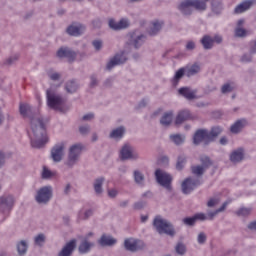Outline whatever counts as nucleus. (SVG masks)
I'll return each mask as SVG.
<instances>
[{"mask_svg": "<svg viewBox=\"0 0 256 256\" xmlns=\"http://www.w3.org/2000/svg\"><path fill=\"white\" fill-rule=\"evenodd\" d=\"M178 11L185 17L193 15V4L191 0H184L178 5Z\"/></svg>", "mask_w": 256, "mask_h": 256, "instance_id": "17", "label": "nucleus"}, {"mask_svg": "<svg viewBox=\"0 0 256 256\" xmlns=\"http://www.w3.org/2000/svg\"><path fill=\"white\" fill-rule=\"evenodd\" d=\"M175 251L178 255H185V253H187V246H185V244H183V242H179L176 246H175Z\"/></svg>", "mask_w": 256, "mask_h": 256, "instance_id": "46", "label": "nucleus"}, {"mask_svg": "<svg viewBox=\"0 0 256 256\" xmlns=\"http://www.w3.org/2000/svg\"><path fill=\"white\" fill-rule=\"evenodd\" d=\"M133 207L136 211H139L145 207V202L143 201L136 202L134 203Z\"/></svg>", "mask_w": 256, "mask_h": 256, "instance_id": "60", "label": "nucleus"}, {"mask_svg": "<svg viewBox=\"0 0 256 256\" xmlns=\"http://www.w3.org/2000/svg\"><path fill=\"white\" fill-rule=\"evenodd\" d=\"M155 178L157 183L161 186L164 187L167 191H171L173 187L171 186V183H173V177L171 174L161 170L157 169L155 171Z\"/></svg>", "mask_w": 256, "mask_h": 256, "instance_id": "5", "label": "nucleus"}, {"mask_svg": "<svg viewBox=\"0 0 256 256\" xmlns=\"http://www.w3.org/2000/svg\"><path fill=\"white\" fill-rule=\"evenodd\" d=\"M153 227L159 235H168V237H175V226L171 221L161 217L156 216L153 220Z\"/></svg>", "mask_w": 256, "mask_h": 256, "instance_id": "2", "label": "nucleus"}, {"mask_svg": "<svg viewBox=\"0 0 256 256\" xmlns=\"http://www.w3.org/2000/svg\"><path fill=\"white\" fill-rule=\"evenodd\" d=\"M92 247H95V243L89 242L87 241V238H84L78 247V251L81 255H85V253H89V251H91Z\"/></svg>", "mask_w": 256, "mask_h": 256, "instance_id": "22", "label": "nucleus"}, {"mask_svg": "<svg viewBox=\"0 0 256 256\" xmlns=\"http://www.w3.org/2000/svg\"><path fill=\"white\" fill-rule=\"evenodd\" d=\"M200 42H201V45L203 46V49H205L206 51L213 49V45H214L213 37H211L210 35H204L200 40Z\"/></svg>", "mask_w": 256, "mask_h": 256, "instance_id": "27", "label": "nucleus"}, {"mask_svg": "<svg viewBox=\"0 0 256 256\" xmlns=\"http://www.w3.org/2000/svg\"><path fill=\"white\" fill-rule=\"evenodd\" d=\"M247 126V120L245 119H241L236 121L231 127H230V131L231 133H241V131H243V129Z\"/></svg>", "mask_w": 256, "mask_h": 256, "instance_id": "23", "label": "nucleus"}, {"mask_svg": "<svg viewBox=\"0 0 256 256\" xmlns=\"http://www.w3.org/2000/svg\"><path fill=\"white\" fill-rule=\"evenodd\" d=\"M182 223H184V225H187L188 227H193V225H195L196 220H195V216L192 217H186L182 220Z\"/></svg>", "mask_w": 256, "mask_h": 256, "instance_id": "50", "label": "nucleus"}, {"mask_svg": "<svg viewBox=\"0 0 256 256\" xmlns=\"http://www.w3.org/2000/svg\"><path fill=\"white\" fill-rule=\"evenodd\" d=\"M186 71V77H193L197 75V73H200L201 71V66L197 63H194L192 66H187L185 67Z\"/></svg>", "mask_w": 256, "mask_h": 256, "instance_id": "29", "label": "nucleus"}, {"mask_svg": "<svg viewBox=\"0 0 256 256\" xmlns=\"http://www.w3.org/2000/svg\"><path fill=\"white\" fill-rule=\"evenodd\" d=\"M105 183V177L101 176L94 180L93 182V189L95 194L98 197H101L103 195V184Z\"/></svg>", "mask_w": 256, "mask_h": 256, "instance_id": "20", "label": "nucleus"}, {"mask_svg": "<svg viewBox=\"0 0 256 256\" xmlns=\"http://www.w3.org/2000/svg\"><path fill=\"white\" fill-rule=\"evenodd\" d=\"M140 156L130 144H124L120 150L121 161H137Z\"/></svg>", "mask_w": 256, "mask_h": 256, "instance_id": "6", "label": "nucleus"}, {"mask_svg": "<svg viewBox=\"0 0 256 256\" xmlns=\"http://www.w3.org/2000/svg\"><path fill=\"white\" fill-rule=\"evenodd\" d=\"M243 159V148H239L238 150L234 151L230 155V161L232 163H241Z\"/></svg>", "mask_w": 256, "mask_h": 256, "instance_id": "34", "label": "nucleus"}, {"mask_svg": "<svg viewBox=\"0 0 256 256\" xmlns=\"http://www.w3.org/2000/svg\"><path fill=\"white\" fill-rule=\"evenodd\" d=\"M250 53L252 55L256 53V39L250 42Z\"/></svg>", "mask_w": 256, "mask_h": 256, "instance_id": "64", "label": "nucleus"}, {"mask_svg": "<svg viewBox=\"0 0 256 256\" xmlns=\"http://www.w3.org/2000/svg\"><path fill=\"white\" fill-rule=\"evenodd\" d=\"M76 247L77 240L73 239L66 243L62 250L58 253V256H72Z\"/></svg>", "mask_w": 256, "mask_h": 256, "instance_id": "18", "label": "nucleus"}, {"mask_svg": "<svg viewBox=\"0 0 256 256\" xmlns=\"http://www.w3.org/2000/svg\"><path fill=\"white\" fill-rule=\"evenodd\" d=\"M173 123V112H166L160 119V125L163 127H169Z\"/></svg>", "mask_w": 256, "mask_h": 256, "instance_id": "32", "label": "nucleus"}, {"mask_svg": "<svg viewBox=\"0 0 256 256\" xmlns=\"http://www.w3.org/2000/svg\"><path fill=\"white\" fill-rule=\"evenodd\" d=\"M253 5V1L247 0L242 3H240L238 6L235 8V13H245V11H248V9H251V6Z\"/></svg>", "mask_w": 256, "mask_h": 256, "instance_id": "28", "label": "nucleus"}, {"mask_svg": "<svg viewBox=\"0 0 256 256\" xmlns=\"http://www.w3.org/2000/svg\"><path fill=\"white\" fill-rule=\"evenodd\" d=\"M64 155H65V144L64 143L56 144L51 149V159L54 161V163H61V161H63Z\"/></svg>", "mask_w": 256, "mask_h": 256, "instance_id": "11", "label": "nucleus"}, {"mask_svg": "<svg viewBox=\"0 0 256 256\" xmlns=\"http://www.w3.org/2000/svg\"><path fill=\"white\" fill-rule=\"evenodd\" d=\"M199 185H201V181L199 179L191 177L186 178L181 184L182 193L184 195H189V193L195 191Z\"/></svg>", "mask_w": 256, "mask_h": 256, "instance_id": "8", "label": "nucleus"}, {"mask_svg": "<svg viewBox=\"0 0 256 256\" xmlns=\"http://www.w3.org/2000/svg\"><path fill=\"white\" fill-rule=\"evenodd\" d=\"M17 61H19V55L15 54V55L10 56L9 58H7L4 61V65H8L10 67V65H13V64L17 63Z\"/></svg>", "mask_w": 256, "mask_h": 256, "instance_id": "48", "label": "nucleus"}, {"mask_svg": "<svg viewBox=\"0 0 256 256\" xmlns=\"http://www.w3.org/2000/svg\"><path fill=\"white\" fill-rule=\"evenodd\" d=\"M203 141L205 145H209V143H211V141H209V130L199 129L193 136V143L194 145H200Z\"/></svg>", "mask_w": 256, "mask_h": 256, "instance_id": "13", "label": "nucleus"}, {"mask_svg": "<svg viewBox=\"0 0 256 256\" xmlns=\"http://www.w3.org/2000/svg\"><path fill=\"white\" fill-rule=\"evenodd\" d=\"M125 135V127L120 126L111 131L109 137L110 139H122Z\"/></svg>", "mask_w": 256, "mask_h": 256, "instance_id": "33", "label": "nucleus"}, {"mask_svg": "<svg viewBox=\"0 0 256 256\" xmlns=\"http://www.w3.org/2000/svg\"><path fill=\"white\" fill-rule=\"evenodd\" d=\"M98 85H99V79L97 78V75L92 74L90 76V83H89L90 89H95V87H97Z\"/></svg>", "mask_w": 256, "mask_h": 256, "instance_id": "49", "label": "nucleus"}, {"mask_svg": "<svg viewBox=\"0 0 256 256\" xmlns=\"http://www.w3.org/2000/svg\"><path fill=\"white\" fill-rule=\"evenodd\" d=\"M127 61V57H125L124 53L116 54L106 65V69L111 71L113 67H117V65H123Z\"/></svg>", "mask_w": 256, "mask_h": 256, "instance_id": "16", "label": "nucleus"}, {"mask_svg": "<svg viewBox=\"0 0 256 256\" xmlns=\"http://www.w3.org/2000/svg\"><path fill=\"white\" fill-rule=\"evenodd\" d=\"M199 245H205L207 241V235L204 232H200L197 237Z\"/></svg>", "mask_w": 256, "mask_h": 256, "instance_id": "54", "label": "nucleus"}, {"mask_svg": "<svg viewBox=\"0 0 256 256\" xmlns=\"http://www.w3.org/2000/svg\"><path fill=\"white\" fill-rule=\"evenodd\" d=\"M85 149V145L82 143H76L70 146L68 150V156L65 161L66 167L69 169H73L75 165L79 162V158L81 157V154L83 153V150Z\"/></svg>", "mask_w": 256, "mask_h": 256, "instance_id": "3", "label": "nucleus"}, {"mask_svg": "<svg viewBox=\"0 0 256 256\" xmlns=\"http://www.w3.org/2000/svg\"><path fill=\"white\" fill-rule=\"evenodd\" d=\"M117 195H119V191H117L116 189L108 190V197H110V199H115Z\"/></svg>", "mask_w": 256, "mask_h": 256, "instance_id": "61", "label": "nucleus"}, {"mask_svg": "<svg viewBox=\"0 0 256 256\" xmlns=\"http://www.w3.org/2000/svg\"><path fill=\"white\" fill-rule=\"evenodd\" d=\"M191 119V112L189 110H182L178 113L175 120V125H182L185 121Z\"/></svg>", "mask_w": 256, "mask_h": 256, "instance_id": "21", "label": "nucleus"}, {"mask_svg": "<svg viewBox=\"0 0 256 256\" xmlns=\"http://www.w3.org/2000/svg\"><path fill=\"white\" fill-rule=\"evenodd\" d=\"M134 181L136 185H145V175H143V173H141V171L139 170H135L134 173Z\"/></svg>", "mask_w": 256, "mask_h": 256, "instance_id": "40", "label": "nucleus"}, {"mask_svg": "<svg viewBox=\"0 0 256 256\" xmlns=\"http://www.w3.org/2000/svg\"><path fill=\"white\" fill-rule=\"evenodd\" d=\"M251 55H252L251 53H250V54H244V55L242 56V58H241V61H242L243 63H249V62H251L252 59H253V57H252Z\"/></svg>", "mask_w": 256, "mask_h": 256, "instance_id": "62", "label": "nucleus"}, {"mask_svg": "<svg viewBox=\"0 0 256 256\" xmlns=\"http://www.w3.org/2000/svg\"><path fill=\"white\" fill-rule=\"evenodd\" d=\"M223 133V128L221 126H214L211 128V131H208V138L210 143H213V141H215V139H217V137L219 135H221Z\"/></svg>", "mask_w": 256, "mask_h": 256, "instance_id": "25", "label": "nucleus"}, {"mask_svg": "<svg viewBox=\"0 0 256 256\" xmlns=\"http://www.w3.org/2000/svg\"><path fill=\"white\" fill-rule=\"evenodd\" d=\"M108 25L113 31H119V22L115 21L114 19H110Z\"/></svg>", "mask_w": 256, "mask_h": 256, "instance_id": "56", "label": "nucleus"}, {"mask_svg": "<svg viewBox=\"0 0 256 256\" xmlns=\"http://www.w3.org/2000/svg\"><path fill=\"white\" fill-rule=\"evenodd\" d=\"M253 213V208L252 207H240L237 211H235V215L237 217H249Z\"/></svg>", "mask_w": 256, "mask_h": 256, "instance_id": "38", "label": "nucleus"}, {"mask_svg": "<svg viewBox=\"0 0 256 256\" xmlns=\"http://www.w3.org/2000/svg\"><path fill=\"white\" fill-rule=\"evenodd\" d=\"M16 249H17L18 255L20 256L27 255V249H29V244H27V241L21 240L16 244Z\"/></svg>", "mask_w": 256, "mask_h": 256, "instance_id": "31", "label": "nucleus"}, {"mask_svg": "<svg viewBox=\"0 0 256 256\" xmlns=\"http://www.w3.org/2000/svg\"><path fill=\"white\" fill-rule=\"evenodd\" d=\"M170 141H172V143H174V145H183L185 143V135L183 134H171L169 136Z\"/></svg>", "mask_w": 256, "mask_h": 256, "instance_id": "37", "label": "nucleus"}, {"mask_svg": "<svg viewBox=\"0 0 256 256\" xmlns=\"http://www.w3.org/2000/svg\"><path fill=\"white\" fill-rule=\"evenodd\" d=\"M79 132L82 134V135H89V133H91V126L89 125H83V126H80L79 127Z\"/></svg>", "mask_w": 256, "mask_h": 256, "instance_id": "53", "label": "nucleus"}, {"mask_svg": "<svg viewBox=\"0 0 256 256\" xmlns=\"http://www.w3.org/2000/svg\"><path fill=\"white\" fill-rule=\"evenodd\" d=\"M45 241H47V236H45L43 233H40L34 237V245L36 247H43L45 245Z\"/></svg>", "mask_w": 256, "mask_h": 256, "instance_id": "41", "label": "nucleus"}, {"mask_svg": "<svg viewBox=\"0 0 256 256\" xmlns=\"http://www.w3.org/2000/svg\"><path fill=\"white\" fill-rule=\"evenodd\" d=\"M92 45L96 51H101V49H103V41L101 40H94Z\"/></svg>", "mask_w": 256, "mask_h": 256, "instance_id": "57", "label": "nucleus"}, {"mask_svg": "<svg viewBox=\"0 0 256 256\" xmlns=\"http://www.w3.org/2000/svg\"><path fill=\"white\" fill-rule=\"evenodd\" d=\"M179 95L187 99V101H193L194 99H198L197 97V90L192 89L191 87H181L178 90Z\"/></svg>", "mask_w": 256, "mask_h": 256, "instance_id": "15", "label": "nucleus"}, {"mask_svg": "<svg viewBox=\"0 0 256 256\" xmlns=\"http://www.w3.org/2000/svg\"><path fill=\"white\" fill-rule=\"evenodd\" d=\"M192 175L196 177H203L205 175V168L201 165H196L191 167Z\"/></svg>", "mask_w": 256, "mask_h": 256, "instance_id": "43", "label": "nucleus"}, {"mask_svg": "<svg viewBox=\"0 0 256 256\" xmlns=\"http://www.w3.org/2000/svg\"><path fill=\"white\" fill-rule=\"evenodd\" d=\"M163 28V22L154 21L150 28L148 29V35L155 37L159 31Z\"/></svg>", "mask_w": 256, "mask_h": 256, "instance_id": "26", "label": "nucleus"}, {"mask_svg": "<svg viewBox=\"0 0 256 256\" xmlns=\"http://www.w3.org/2000/svg\"><path fill=\"white\" fill-rule=\"evenodd\" d=\"M93 213H94V211H93V209H88V210H86L85 212H84V216H83V220L84 221H87V219H89L90 217H93Z\"/></svg>", "mask_w": 256, "mask_h": 256, "instance_id": "59", "label": "nucleus"}, {"mask_svg": "<svg viewBox=\"0 0 256 256\" xmlns=\"http://www.w3.org/2000/svg\"><path fill=\"white\" fill-rule=\"evenodd\" d=\"M195 221H207V215L205 213H198L194 215Z\"/></svg>", "mask_w": 256, "mask_h": 256, "instance_id": "58", "label": "nucleus"}, {"mask_svg": "<svg viewBox=\"0 0 256 256\" xmlns=\"http://www.w3.org/2000/svg\"><path fill=\"white\" fill-rule=\"evenodd\" d=\"M187 163V156L185 154H181L177 158L176 169L177 171H183L185 164Z\"/></svg>", "mask_w": 256, "mask_h": 256, "instance_id": "42", "label": "nucleus"}, {"mask_svg": "<svg viewBox=\"0 0 256 256\" xmlns=\"http://www.w3.org/2000/svg\"><path fill=\"white\" fill-rule=\"evenodd\" d=\"M59 59H67L69 63H73L77 59V52L71 50L69 47H62L57 51Z\"/></svg>", "mask_w": 256, "mask_h": 256, "instance_id": "12", "label": "nucleus"}, {"mask_svg": "<svg viewBox=\"0 0 256 256\" xmlns=\"http://www.w3.org/2000/svg\"><path fill=\"white\" fill-rule=\"evenodd\" d=\"M19 111L23 117H28L30 120L32 133L34 135V137L31 138V146L34 149L43 148V146L47 145L49 142L47 128L43 122V117H41V115L35 111V108L29 104H20Z\"/></svg>", "mask_w": 256, "mask_h": 256, "instance_id": "1", "label": "nucleus"}, {"mask_svg": "<svg viewBox=\"0 0 256 256\" xmlns=\"http://www.w3.org/2000/svg\"><path fill=\"white\" fill-rule=\"evenodd\" d=\"M65 89L70 94L77 93L79 90V83L76 82V80H69L65 84Z\"/></svg>", "mask_w": 256, "mask_h": 256, "instance_id": "30", "label": "nucleus"}, {"mask_svg": "<svg viewBox=\"0 0 256 256\" xmlns=\"http://www.w3.org/2000/svg\"><path fill=\"white\" fill-rule=\"evenodd\" d=\"M98 243L101 247H113L117 243V239L113 238V236L103 234L98 240Z\"/></svg>", "mask_w": 256, "mask_h": 256, "instance_id": "19", "label": "nucleus"}, {"mask_svg": "<svg viewBox=\"0 0 256 256\" xmlns=\"http://www.w3.org/2000/svg\"><path fill=\"white\" fill-rule=\"evenodd\" d=\"M221 200L217 197L210 198L207 202V207H216V205H219Z\"/></svg>", "mask_w": 256, "mask_h": 256, "instance_id": "52", "label": "nucleus"}, {"mask_svg": "<svg viewBox=\"0 0 256 256\" xmlns=\"http://www.w3.org/2000/svg\"><path fill=\"white\" fill-rule=\"evenodd\" d=\"M192 2V9H195L196 11H207V4H205V1L203 0H191Z\"/></svg>", "mask_w": 256, "mask_h": 256, "instance_id": "35", "label": "nucleus"}, {"mask_svg": "<svg viewBox=\"0 0 256 256\" xmlns=\"http://www.w3.org/2000/svg\"><path fill=\"white\" fill-rule=\"evenodd\" d=\"M46 97L48 107L55 109V111H63V105L66 102L65 98L51 89L46 91Z\"/></svg>", "mask_w": 256, "mask_h": 256, "instance_id": "4", "label": "nucleus"}, {"mask_svg": "<svg viewBox=\"0 0 256 256\" xmlns=\"http://www.w3.org/2000/svg\"><path fill=\"white\" fill-rule=\"evenodd\" d=\"M231 91H233V86L229 83H226L221 87V93H223V95L231 93Z\"/></svg>", "mask_w": 256, "mask_h": 256, "instance_id": "55", "label": "nucleus"}, {"mask_svg": "<svg viewBox=\"0 0 256 256\" xmlns=\"http://www.w3.org/2000/svg\"><path fill=\"white\" fill-rule=\"evenodd\" d=\"M85 29H86L85 25L81 23H73L72 25L67 27L66 32L71 37H79V35H83V33L85 32Z\"/></svg>", "mask_w": 256, "mask_h": 256, "instance_id": "14", "label": "nucleus"}, {"mask_svg": "<svg viewBox=\"0 0 256 256\" xmlns=\"http://www.w3.org/2000/svg\"><path fill=\"white\" fill-rule=\"evenodd\" d=\"M211 7L213 13L219 15L223 11V0H211Z\"/></svg>", "mask_w": 256, "mask_h": 256, "instance_id": "36", "label": "nucleus"}, {"mask_svg": "<svg viewBox=\"0 0 256 256\" xmlns=\"http://www.w3.org/2000/svg\"><path fill=\"white\" fill-rule=\"evenodd\" d=\"M128 37H129L130 45H133L135 49H139V47H141L143 43L147 41V36H145V34L143 33H140L139 30L130 32Z\"/></svg>", "mask_w": 256, "mask_h": 256, "instance_id": "9", "label": "nucleus"}, {"mask_svg": "<svg viewBox=\"0 0 256 256\" xmlns=\"http://www.w3.org/2000/svg\"><path fill=\"white\" fill-rule=\"evenodd\" d=\"M137 243H138L137 240H135L133 238H127L124 241V247H125L126 251H131L132 253H135V251L139 250Z\"/></svg>", "mask_w": 256, "mask_h": 256, "instance_id": "24", "label": "nucleus"}, {"mask_svg": "<svg viewBox=\"0 0 256 256\" xmlns=\"http://www.w3.org/2000/svg\"><path fill=\"white\" fill-rule=\"evenodd\" d=\"M234 35H235V37H238L239 39H243V38L247 37L248 32L243 27H236L234 30Z\"/></svg>", "mask_w": 256, "mask_h": 256, "instance_id": "45", "label": "nucleus"}, {"mask_svg": "<svg viewBox=\"0 0 256 256\" xmlns=\"http://www.w3.org/2000/svg\"><path fill=\"white\" fill-rule=\"evenodd\" d=\"M15 206V198L11 195L0 196V213H7Z\"/></svg>", "mask_w": 256, "mask_h": 256, "instance_id": "10", "label": "nucleus"}, {"mask_svg": "<svg viewBox=\"0 0 256 256\" xmlns=\"http://www.w3.org/2000/svg\"><path fill=\"white\" fill-rule=\"evenodd\" d=\"M53 197V187L44 186L37 191L35 196V201L39 204L47 205L49 201H51Z\"/></svg>", "mask_w": 256, "mask_h": 256, "instance_id": "7", "label": "nucleus"}, {"mask_svg": "<svg viewBox=\"0 0 256 256\" xmlns=\"http://www.w3.org/2000/svg\"><path fill=\"white\" fill-rule=\"evenodd\" d=\"M53 172H51V170H49L47 167H43L42 170V179H51V177H53Z\"/></svg>", "mask_w": 256, "mask_h": 256, "instance_id": "51", "label": "nucleus"}, {"mask_svg": "<svg viewBox=\"0 0 256 256\" xmlns=\"http://www.w3.org/2000/svg\"><path fill=\"white\" fill-rule=\"evenodd\" d=\"M92 119H95V114L88 113L82 117V121H92Z\"/></svg>", "mask_w": 256, "mask_h": 256, "instance_id": "63", "label": "nucleus"}, {"mask_svg": "<svg viewBox=\"0 0 256 256\" xmlns=\"http://www.w3.org/2000/svg\"><path fill=\"white\" fill-rule=\"evenodd\" d=\"M185 75H186L185 68H180L178 71H176L174 78L172 79V83L174 87H177V85H179V81H181V79H183Z\"/></svg>", "mask_w": 256, "mask_h": 256, "instance_id": "39", "label": "nucleus"}, {"mask_svg": "<svg viewBox=\"0 0 256 256\" xmlns=\"http://www.w3.org/2000/svg\"><path fill=\"white\" fill-rule=\"evenodd\" d=\"M200 162L202 163V165L200 166H202L205 171H207V169H209V167L213 165V161H211V158H209L208 156L200 157Z\"/></svg>", "mask_w": 256, "mask_h": 256, "instance_id": "44", "label": "nucleus"}, {"mask_svg": "<svg viewBox=\"0 0 256 256\" xmlns=\"http://www.w3.org/2000/svg\"><path fill=\"white\" fill-rule=\"evenodd\" d=\"M131 25V22H129V19L122 18L120 21H118V31H121L122 29H127Z\"/></svg>", "mask_w": 256, "mask_h": 256, "instance_id": "47", "label": "nucleus"}]
</instances>
